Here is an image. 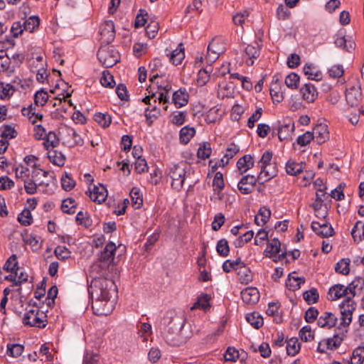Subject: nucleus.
Masks as SVG:
<instances>
[{"label":"nucleus","mask_w":364,"mask_h":364,"mask_svg":"<svg viewBox=\"0 0 364 364\" xmlns=\"http://www.w3.org/2000/svg\"><path fill=\"white\" fill-rule=\"evenodd\" d=\"M117 292L114 281L105 277L93 278L88 287V293L92 299V309L96 315H108L114 309L110 298Z\"/></svg>","instance_id":"1"},{"label":"nucleus","mask_w":364,"mask_h":364,"mask_svg":"<svg viewBox=\"0 0 364 364\" xmlns=\"http://www.w3.org/2000/svg\"><path fill=\"white\" fill-rule=\"evenodd\" d=\"M257 166L260 169L257 178L248 174L244 176L238 182L237 188L241 193L245 195L251 193L257 181L264 183L277 176V168L276 164L272 162V151H266L258 161Z\"/></svg>","instance_id":"2"},{"label":"nucleus","mask_w":364,"mask_h":364,"mask_svg":"<svg viewBox=\"0 0 364 364\" xmlns=\"http://www.w3.org/2000/svg\"><path fill=\"white\" fill-rule=\"evenodd\" d=\"M185 320L182 315L172 311L168 312L163 318L161 325L166 328L163 337L168 345L178 346L185 342L180 335Z\"/></svg>","instance_id":"3"},{"label":"nucleus","mask_w":364,"mask_h":364,"mask_svg":"<svg viewBox=\"0 0 364 364\" xmlns=\"http://www.w3.org/2000/svg\"><path fill=\"white\" fill-rule=\"evenodd\" d=\"M51 179L52 176H50L49 171H44L33 164L31 178L25 179V191L28 194H34L37 192L38 187H48L51 182Z\"/></svg>","instance_id":"4"},{"label":"nucleus","mask_w":364,"mask_h":364,"mask_svg":"<svg viewBox=\"0 0 364 364\" xmlns=\"http://www.w3.org/2000/svg\"><path fill=\"white\" fill-rule=\"evenodd\" d=\"M356 304L350 297L346 298L339 305L341 310V318L338 328L345 329L349 326L352 321L353 313L355 309Z\"/></svg>","instance_id":"5"},{"label":"nucleus","mask_w":364,"mask_h":364,"mask_svg":"<svg viewBox=\"0 0 364 364\" xmlns=\"http://www.w3.org/2000/svg\"><path fill=\"white\" fill-rule=\"evenodd\" d=\"M99 61L105 68L114 65L119 60L118 52L109 45L102 46L97 52Z\"/></svg>","instance_id":"6"},{"label":"nucleus","mask_w":364,"mask_h":364,"mask_svg":"<svg viewBox=\"0 0 364 364\" xmlns=\"http://www.w3.org/2000/svg\"><path fill=\"white\" fill-rule=\"evenodd\" d=\"M187 165L181 163L175 164L169 169L168 175L171 178V187L176 191H180L186 178Z\"/></svg>","instance_id":"7"},{"label":"nucleus","mask_w":364,"mask_h":364,"mask_svg":"<svg viewBox=\"0 0 364 364\" xmlns=\"http://www.w3.org/2000/svg\"><path fill=\"white\" fill-rule=\"evenodd\" d=\"M225 50V46L220 38H213L209 43L207 49L205 60L208 64L215 62Z\"/></svg>","instance_id":"8"},{"label":"nucleus","mask_w":364,"mask_h":364,"mask_svg":"<svg viewBox=\"0 0 364 364\" xmlns=\"http://www.w3.org/2000/svg\"><path fill=\"white\" fill-rule=\"evenodd\" d=\"M43 312L37 309H31L24 314L23 321L25 325L43 328L46 326Z\"/></svg>","instance_id":"9"},{"label":"nucleus","mask_w":364,"mask_h":364,"mask_svg":"<svg viewBox=\"0 0 364 364\" xmlns=\"http://www.w3.org/2000/svg\"><path fill=\"white\" fill-rule=\"evenodd\" d=\"M116 250L117 247L114 242H109L106 245L99 256V261L102 265L109 266L114 262Z\"/></svg>","instance_id":"10"},{"label":"nucleus","mask_w":364,"mask_h":364,"mask_svg":"<svg viewBox=\"0 0 364 364\" xmlns=\"http://www.w3.org/2000/svg\"><path fill=\"white\" fill-rule=\"evenodd\" d=\"M100 33L102 42L109 45L113 41L115 37L114 22L112 21H107L102 24Z\"/></svg>","instance_id":"11"},{"label":"nucleus","mask_w":364,"mask_h":364,"mask_svg":"<svg viewBox=\"0 0 364 364\" xmlns=\"http://www.w3.org/2000/svg\"><path fill=\"white\" fill-rule=\"evenodd\" d=\"M336 46L343 50L350 52L353 50L355 46L354 41L350 36H346L343 32L339 31L335 37Z\"/></svg>","instance_id":"12"},{"label":"nucleus","mask_w":364,"mask_h":364,"mask_svg":"<svg viewBox=\"0 0 364 364\" xmlns=\"http://www.w3.org/2000/svg\"><path fill=\"white\" fill-rule=\"evenodd\" d=\"M63 132H65V143L69 146H81L83 144L82 139L73 128L65 127Z\"/></svg>","instance_id":"13"},{"label":"nucleus","mask_w":364,"mask_h":364,"mask_svg":"<svg viewBox=\"0 0 364 364\" xmlns=\"http://www.w3.org/2000/svg\"><path fill=\"white\" fill-rule=\"evenodd\" d=\"M311 228L313 231L322 237H327L333 235V229L332 226L326 222L319 223L313 221L311 223Z\"/></svg>","instance_id":"14"},{"label":"nucleus","mask_w":364,"mask_h":364,"mask_svg":"<svg viewBox=\"0 0 364 364\" xmlns=\"http://www.w3.org/2000/svg\"><path fill=\"white\" fill-rule=\"evenodd\" d=\"M241 298L247 305H253L259 299V292L255 287H247L241 291Z\"/></svg>","instance_id":"15"},{"label":"nucleus","mask_w":364,"mask_h":364,"mask_svg":"<svg viewBox=\"0 0 364 364\" xmlns=\"http://www.w3.org/2000/svg\"><path fill=\"white\" fill-rule=\"evenodd\" d=\"M300 92L303 100L308 103L314 102L317 99L318 94L317 89L311 83L304 85L300 89Z\"/></svg>","instance_id":"16"},{"label":"nucleus","mask_w":364,"mask_h":364,"mask_svg":"<svg viewBox=\"0 0 364 364\" xmlns=\"http://www.w3.org/2000/svg\"><path fill=\"white\" fill-rule=\"evenodd\" d=\"M89 196L92 200L100 203L106 200L107 191L102 184L94 186L92 189L89 190Z\"/></svg>","instance_id":"17"},{"label":"nucleus","mask_w":364,"mask_h":364,"mask_svg":"<svg viewBox=\"0 0 364 364\" xmlns=\"http://www.w3.org/2000/svg\"><path fill=\"white\" fill-rule=\"evenodd\" d=\"M337 317L332 313L325 311L321 314L317 320V324L321 328H331L337 323Z\"/></svg>","instance_id":"18"},{"label":"nucleus","mask_w":364,"mask_h":364,"mask_svg":"<svg viewBox=\"0 0 364 364\" xmlns=\"http://www.w3.org/2000/svg\"><path fill=\"white\" fill-rule=\"evenodd\" d=\"M314 139L318 144H323L329 139L328 126L326 124H318L313 129Z\"/></svg>","instance_id":"19"},{"label":"nucleus","mask_w":364,"mask_h":364,"mask_svg":"<svg viewBox=\"0 0 364 364\" xmlns=\"http://www.w3.org/2000/svg\"><path fill=\"white\" fill-rule=\"evenodd\" d=\"M346 99L351 107L357 105L361 99L360 88L355 86L348 88L346 91Z\"/></svg>","instance_id":"20"},{"label":"nucleus","mask_w":364,"mask_h":364,"mask_svg":"<svg viewBox=\"0 0 364 364\" xmlns=\"http://www.w3.org/2000/svg\"><path fill=\"white\" fill-rule=\"evenodd\" d=\"M294 131V124H284L278 127L277 135L280 141H288L291 138V135Z\"/></svg>","instance_id":"21"},{"label":"nucleus","mask_w":364,"mask_h":364,"mask_svg":"<svg viewBox=\"0 0 364 364\" xmlns=\"http://www.w3.org/2000/svg\"><path fill=\"white\" fill-rule=\"evenodd\" d=\"M169 60L176 65H180L185 58L184 46L179 43L177 48L167 55Z\"/></svg>","instance_id":"22"},{"label":"nucleus","mask_w":364,"mask_h":364,"mask_svg":"<svg viewBox=\"0 0 364 364\" xmlns=\"http://www.w3.org/2000/svg\"><path fill=\"white\" fill-rule=\"evenodd\" d=\"M269 90L273 101L279 102L283 100L284 93L281 90L280 82L278 78H276V76L273 77Z\"/></svg>","instance_id":"23"},{"label":"nucleus","mask_w":364,"mask_h":364,"mask_svg":"<svg viewBox=\"0 0 364 364\" xmlns=\"http://www.w3.org/2000/svg\"><path fill=\"white\" fill-rule=\"evenodd\" d=\"M255 161L251 155H245L241 157L237 162V167L240 174L246 173L248 170L254 166Z\"/></svg>","instance_id":"24"},{"label":"nucleus","mask_w":364,"mask_h":364,"mask_svg":"<svg viewBox=\"0 0 364 364\" xmlns=\"http://www.w3.org/2000/svg\"><path fill=\"white\" fill-rule=\"evenodd\" d=\"M364 287V279L357 277L353 279L348 287H346L347 291V298L350 297L352 299L356 294V291H360Z\"/></svg>","instance_id":"25"},{"label":"nucleus","mask_w":364,"mask_h":364,"mask_svg":"<svg viewBox=\"0 0 364 364\" xmlns=\"http://www.w3.org/2000/svg\"><path fill=\"white\" fill-rule=\"evenodd\" d=\"M188 94L186 89H179L173 94V102L176 107H181L187 105L188 102Z\"/></svg>","instance_id":"26"},{"label":"nucleus","mask_w":364,"mask_h":364,"mask_svg":"<svg viewBox=\"0 0 364 364\" xmlns=\"http://www.w3.org/2000/svg\"><path fill=\"white\" fill-rule=\"evenodd\" d=\"M281 242L277 238L272 239L267 243V247L264 251V255L268 257L276 256L280 252Z\"/></svg>","instance_id":"27"},{"label":"nucleus","mask_w":364,"mask_h":364,"mask_svg":"<svg viewBox=\"0 0 364 364\" xmlns=\"http://www.w3.org/2000/svg\"><path fill=\"white\" fill-rule=\"evenodd\" d=\"M271 216V211L269 208L266 206L262 207L258 213L255 217V223L259 226L264 225L269 220Z\"/></svg>","instance_id":"28"},{"label":"nucleus","mask_w":364,"mask_h":364,"mask_svg":"<svg viewBox=\"0 0 364 364\" xmlns=\"http://www.w3.org/2000/svg\"><path fill=\"white\" fill-rule=\"evenodd\" d=\"M328 294L331 300H337L343 296H347L346 288L342 284H335L330 288Z\"/></svg>","instance_id":"29"},{"label":"nucleus","mask_w":364,"mask_h":364,"mask_svg":"<svg viewBox=\"0 0 364 364\" xmlns=\"http://www.w3.org/2000/svg\"><path fill=\"white\" fill-rule=\"evenodd\" d=\"M47 154L48 158L53 164L58 166H63L65 164V157L61 152L50 149L48 151Z\"/></svg>","instance_id":"30"},{"label":"nucleus","mask_w":364,"mask_h":364,"mask_svg":"<svg viewBox=\"0 0 364 364\" xmlns=\"http://www.w3.org/2000/svg\"><path fill=\"white\" fill-rule=\"evenodd\" d=\"M305 164L304 163H297L294 161L289 160L286 164V171L287 174L291 176H296L303 171Z\"/></svg>","instance_id":"31"},{"label":"nucleus","mask_w":364,"mask_h":364,"mask_svg":"<svg viewBox=\"0 0 364 364\" xmlns=\"http://www.w3.org/2000/svg\"><path fill=\"white\" fill-rule=\"evenodd\" d=\"M16 270L13 274L4 276V279L9 280L14 283V286L20 285L21 283L25 282L28 279V275L23 271Z\"/></svg>","instance_id":"32"},{"label":"nucleus","mask_w":364,"mask_h":364,"mask_svg":"<svg viewBox=\"0 0 364 364\" xmlns=\"http://www.w3.org/2000/svg\"><path fill=\"white\" fill-rule=\"evenodd\" d=\"M245 55L248 58L246 61L248 65H252L254 63V59L257 58L259 55V46L253 45H248L245 49Z\"/></svg>","instance_id":"33"},{"label":"nucleus","mask_w":364,"mask_h":364,"mask_svg":"<svg viewBox=\"0 0 364 364\" xmlns=\"http://www.w3.org/2000/svg\"><path fill=\"white\" fill-rule=\"evenodd\" d=\"M43 146L45 149L48 151L53 149L59 144V140L53 132H49L44 137Z\"/></svg>","instance_id":"34"},{"label":"nucleus","mask_w":364,"mask_h":364,"mask_svg":"<svg viewBox=\"0 0 364 364\" xmlns=\"http://www.w3.org/2000/svg\"><path fill=\"white\" fill-rule=\"evenodd\" d=\"M351 235L355 242H359L364 240V223L357 221L351 230Z\"/></svg>","instance_id":"35"},{"label":"nucleus","mask_w":364,"mask_h":364,"mask_svg":"<svg viewBox=\"0 0 364 364\" xmlns=\"http://www.w3.org/2000/svg\"><path fill=\"white\" fill-rule=\"evenodd\" d=\"M350 259L349 258H343L335 265V271L343 275H348L350 272Z\"/></svg>","instance_id":"36"},{"label":"nucleus","mask_w":364,"mask_h":364,"mask_svg":"<svg viewBox=\"0 0 364 364\" xmlns=\"http://www.w3.org/2000/svg\"><path fill=\"white\" fill-rule=\"evenodd\" d=\"M239 279L242 284H248L252 279L250 269L243 263L237 270Z\"/></svg>","instance_id":"37"},{"label":"nucleus","mask_w":364,"mask_h":364,"mask_svg":"<svg viewBox=\"0 0 364 364\" xmlns=\"http://www.w3.org/2000/svg\"><path fill=\"white\" fill-rule=\"evenodd\" d=\"M196 130L193 127H191L189 126H186L183 127L179 134V138L181 142L184 144H187L191 138L195 135Z\"/></svg>","instance_id":"38"},{"label":"nucleus","mask_w":364,"mask_h":364,"mask_svg":"<svg viewBox=\"0 0 364 364\" xmlns=\"http://www.w3.org/2000/svg\"><path fill=\"white\" fill-rule=\"evenodd\" d=\"M304 73L310 80L319 81L322 78V74L320 71L316 70L313 65H305L303 68Z\"/></svg>","instance_id":"39"},{"label":"nucleus","mask_w":364,"mask_h":364,"mask_svg":"<svg viewBox=\"0 0 364 364\" xmlns=\"http://www.w3.org/2000/svg\"><path fill=\"white\" fill-rule=\"evenodd\" d=\"M247 321L254 328L258 329L263 325V318L257 312L247 314Z\"/></svg>","instance_id":"40"},{"label":"nucleus","mask_w":364,"mask_h":364,"mask_svg":"<svg viewBox=\"0 0 364 364\" xmlns=\"http://www.w3.org/2000/svg\"><path fill=\"white\" fill-rule=\"evenodd\" d=\"M6 353L14 358L19 357L23 352L24 346L18 343H8Z\"/></svg>","instance_id":"41"},{"label":"nucleus","mask_w":364,"mask_h":364,"mask_svg":"<svg viewBox=\"0 0 364 364\" xmlns=\"http://www.w3.org/2000/svg\"><path fill=\"white\" fill-rule=\"evenodd\" d=\"M238 151L239 147L237 145L234 144H230L227 149L224 156L220 160L222 166H225V165H227L229 162V160L233 158L234 156L236 155Z\"/></svg>","instance_id":"42"},{"label":"nucleus","mask_w":364,"mask_h":364,"mask_svg":"<svg viewBox=\"0 0 364 364\" xmlns=\"http://www.w3.org/2000/svg\"><path fill=\"white\" fill-rule=\"evenodd\" d=\"M16 255H12L6 262L4 269L13 274L16 270H20Z\"/></svg>","instance_id":"43"},{"label":"nucleus","mask_w":364,"mask_h":364,"mask_svg":"<svg viewBox=\"0 0 364 364\" xmlns=\"http://www.w3.org/2000/svg\"><path fill=\"white\" fill-rule=\"evenodd\" d=\"M129 194L134 208H140L143 204V198L140 190L138 188H133Z\"/></svg>","instance_id":"44"},{"label":"nucleus","mask_w":364,"mask_h":364,"mask_svg":"<svg viewBox=\"0 0 364 364\" xmlns=\"http://www.w3.org/2000/svg\"><path fill=\"white\" fill-rule=\"evenodd\" d=\"M305 282L304 277H295L292 274L289 275L287 286L291 290L295 291L301 287V285Z\"/></svg>","instance_id":"45"},{"label":"nucleus","mask_w":364,"mask_h":364,"mask_svg":"<svg viewBox=\"0 0 364 364\" xmlns=\"http://www.w3.org/2000/svg\"><path fill=\"white\" fill-rule=\"evenodd\" d=\"M211 152L210 144L208 142H203L199 145L197 155L199 159L205 160L210 157Z\"/></svg>","instance_id":"46"},{"label":"nucleus","mask_w":364,"mask_h":364,"mask_svg":"<svg viewBox=\"0 0 364 364\" xmlns=\"http://www.w3.org/2000/svg\"><path fill=\"white\" fill-rule=\"evenodd\" d=\"M243 264V262L240 258H237L235 260H226L223 264V269L225 272H230L232 270L237 271L239 267Z\"/></svg>","instance_id":"47"},{"label":"nucleus","mask_w":364,"mask_h":364,"mask_svg":"<svg viewBox=\"0 0 364 364\" xmlns=\"http://www.w3.org/2000/svg\"><path fill=\"white\" fill-rule=\"evenodd\" d=\"M210 297L208 294H204L198 298L197 301L194 303V304L191 307V310L196 309H201L203 310H206L210 306Z\"/></svg>","instance_id":"48"},{"label":"nucleus","mask_w":364,"mask_h":364,"mask_svg":"<svg viewBox=\"0 0 364 364\" xmlns=\"http://www.w3.org/2000/svg\"><path fill=\"white\" fill-rule=\"evenodd\" d=\"M212 73V68L206 67L205 68L200 69L198 74L197 82L200 86L206 84L210 78V74Z\"/></svg>","instance_id":"49"},{"label":"nucleus","mask_w":364,"mask_h":364,"mask_svg":"<svg viewBox=\"0 0 364 364\" xmlns=\"http://www.w3.org/2000/svg\"><path fill=\"white\" fill-rule=\"evenodd\" d=\"M39 22V18L37 16H31L23 21V28L26 31L33 32L36 28L38 27Z\"/></svg>","instance_id":"50"},{"label":"nucleus","mask_w":364,"mask_h":364,"mask_svg":"<svg viewBox=\"0 0 364 364\" xmlns=\"http://www.w3.org/2000/svg\"><path fill=\"white\" fill-rule=\"evenodd\" d=\"M287 352L289 355H295L300 349V344L297 338L289 339L287 344Z\"/></svg>","instance_id":"51"},{"label":"nucleus","mask_w":364,"mask_h":364,"mask_svg":"<svg viewBox=\"0 0 364 364\" xmlns=\"http://www.w3.org/2000/svg\"><path fill=\"white\" fill-rule=\"evenodd\" d=\"M61 208L64 213L73 214L75 213L76 202L72 198L65 199L63 200Z\"/></svg>","instance_id":"52"},{"label":"nucleus","mask_w":364,"mask_h":364,"mask_svg":"<svg viewBox=\"0 0 364 364\" xmlns=\"http://www.w3.org/2000/svg\"><path fill=\"white\" fill-rule=\"evenodd\" d=\"M94 119L97 124L104 128L109 127L112 121L109 115L100 112L94 115Z\"/></svg>","instance_id":"53"},{"label":"nucleus","mask_w":364,"mask_h":364,"mask_svg":"<svg viewBox=\"0 0 364 364\" xmlns=\"http://www.w3.org/2000/svg\"><path fill=\"white\" fill-rule=\"evenodd\" d=\"M15 91V88L11 84L0 82V98H9Z\"/></svg>","instance_id":"54"},{"label":"nucleus","mask_w":364,"mask_h":364,"mask_svg":"<svg viewBox=\"0 0 364 364\" xmlns=\"http://www.w3.org/2000/svg\"><path fill=\"white\" fill-rule=\"evenodd\" d=\"M299 337L304 342H309L314 340V334L309 326H304L299 331Z\"/></svg>","instance_id":"55"},{"label":"nucleus","mask_w":364,"mask_h":364,"mask_svg":"<svg viewBox=\"0 0 364 364\" xmlns=\"http://www.w3.org/2000/svg\"><path fill=\"white\" fill-rule=\"evenodd\" d=\"M299 76L295 73H291L285 78V85L290 89H296L299 82Z\"/></svg>","instance_id":"56"},{"label":"nucleus","mask_w":364,"mask_h":364,"mask_svg":"<svg viewBox=\"0 0 364 364\" xmlns=\"http://www.w3.org/2000/svg\"><path fill=\"white\" fill-rule=\"evenodd\" d=\"M304 299L309 304H314L318 299V293L316 289L312 288L306 291L303 294Z\"/></svg>","instance_id":"57"},{"label":"nucleus","mask_w":364,"mask_h":364,"mask_svg":"<svg viewBox=\"0 0 364 364\" xmlns=\"http://www.w3.org/2000/svg\"><path fill=\"white\" fill-rule=\"evenodd\" d=\"M55 257L60 260H65L70 257V251L65 246H58L54 250Z\"/></svg>","instance_id":"58"},{"label":"nucleus","mask_w":364,"mask_h":364,"mask_svg":"<svg viewBox=\"0 0 364 364\" xmlns=\"http://www.w3.org/2000/svg\"><path fill=\"white\" fill-rule=\"evenodd\" d=\"M31 173V171H30V170L24 166L18 165L15 168V174L16 178L23 180L24 183L25 179L30 178L29 176Z\"/></svg>","instance_id":"59"},{"label":"nucleus","mask_w":364,"mask_h":364,"mask_svg":"<svg viewBox=\"0 0 364 364\" xmlns=\"http://www.w3.org/2000/svg\"><path fill=\"white\" fill-rule=\"evenodd\" d=\"M100 83L106 87H113L115 85L113 76L107 71H104L100 78Z\"/></svg>","instance_id":"60"},{"label":"nucleus","mask_w":364,"mask_h":364,"mask_svg":"<svg viewBox=\"0 0 364 364\" xmlns=\"http://www.w3.org/2000/svg\"><path fill=\"white\" fill-rule=\"evenodd\" d=\"M62 188L68 191L72 190L75 186V181L67 173L61 178Z\"/></svg>","instance_id":"61"},{"label":"nucleus","mask_w":364,"mask_h":364,"mask_svg":"<svg viewBox=\"0 0 364 364\" xmlns=\"http://www.w3.org/2000/svg\"><path fill=\"white\" fill-rule=\"evenodd\" d=\"M48 99V92L43 90L36 92L34 95V102L38 106H43L46 103Z\"/></svg>","instance_id":"62"},{"label":"nucleus","mask_w":364,"mask_h":364,"mask_svg":"<svg viewBox=\"0 0 364 364\" xmlns=\"http://www.w3.org/2000/svg\"><path fill=\"white\" fill-rule=\"evenodd\" d=\"M217 252L222 257H226L229 253L228 242L225 239H221L217 244Z\"/></svg>","instance_id":"63"},{"label":"nucleus","mask_w":364,"mask_h":364,"mask_svg":"<svg viewBox=\"0 0 364 364\" xmlns=\"http://www.w3.org/2000/svg\"><path fill=\"white\" fill-rule=\"evenodd\" d=\"M18 222L24 225L27 226L31 225L32 222V216L30 210H23L18 216Z\"/></svg>","instance_id":"64"}]
</instances>
